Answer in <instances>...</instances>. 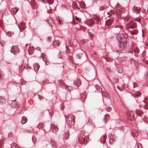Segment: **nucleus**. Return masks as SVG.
Wrapping results in <instances>:
<instances>
[{"label":"nucleus","mask_w":148,"mask_h":148,"mask_svg":"<svg viewBox=\"0 0 148 148\" xmlns=\"http://www.w3.org/2000/svg\"><path fill=\"white\" fill-rule=\"evenodd\" d=\"M112 13H114L113 11L111 10L110 11V12H108L107 13L109 15H110L112 14Z\"/></svg>","instance_id":"34"},{"label":"nucleus","mask_w":148,"mask_h":148,"mask_svg":"<svg viewBox=\"0 0 148 148\" xmlns=\"http://www.w3.org/2000/svg\"><path fill=\"white\" fill-rule=\"evenodd\" d=\"M123 37L122 34H121L120 36H117L116 37L117 39L120 41H121Z\"/></svg>","instance_id":"15"},{"label":"nucleus","mask_w":148,"mask_h":148,"mask_svg":"<svg viewBox=\"0 0 148 148\" xmlns=\"http://www.w3.org/2000/svg\"><path fill=\"white\" fill-rule=\"evenodd\" d=\"M119 80L117 79L113 78L112 79V81L113 82L116 83Z\"/></svg>","instance_id":"32"},{"label":"nucleus","mask_w":148,"mask_h":148,"mask_svg":"<svg viewBox=\"0 0 148 148\" xmlns=\"http://www.w3.org/2000/svg\"><path fill=\"white\" fill-rule=\"evenodd\" d=\"M141 34L142 36L143 37V29L142 30V32H141Z\"/></svg>","instance_id":"43"},{"label":"nucleus","mask_w":148,"mask_h":148,"mask_svg":"<svg viewBox=\"0 0 148 148\" xmlns=\"http://www.w3.org/2000/svg\"><path fill=\"white\" fill-rule=\"evenodd\" d=\"M86 97L85 94L84 93H83L81 95V97L82 99H85Z\"/></svg>","instance_id":"28"},{"label":"nucleus","mask_w":148,"mask_h":148,"mask_svg":"<svg viewBox=\"0 0 148 148\" xmlns=\"http://www.w3.org/2000/svg\"><path fill=\"white\" fill-rule=\"evenodd\" d=\"M107 72L108 73H109L110 72V70L109 69H107Z\"/></svg>","instance_id":"42"},{"label":"nucleus","mask_w":148,"mask_h":148,"mask_svg":"<svg viewBox=\"0 0 148 148\" xmlns=\"http://www.w3.org/2000/svg\"><path fill=\"white\" fill-rule=\"evenodd\" d=\"M37 49L38 50H39V49H40V48H39V47L37 48Z\"/></svg>","instance_id":"50"},{"label":"nucleus","mask_w":148,"mask_h":148,"mask_svg":"<svg viewBox=\"0 0 148 148\" xmlns=\"http://www.w3.org/2000/svg\"><path fill=\"white\" fill-rule=\"evenodd\" d=\"M27 121V118L25 116H23L21 119V123L22 124H24Z\"/></svg>","instance_id":"13"},{"label":"nucleus","mask_w":148,"mask_h":148,"mask_svg":"<svg viewBox=\"0 0 148 148\" xmlns=\"http://www.w3.org/2000/svg\"><path fill=\"white\" fill-rule=\"evenodd\" d=\"M34 67L35 71H38L40 67L38 63H35L34 64Z\"/></svg>","instance_id":"10"},{"label":"nucleus","mask_w":148,"mask_h":148,"mask_svg":"<svg viewBox=\"0 0 148 148\" xmlns=\"http://www.w3.org/2000/svg\"><path fill=\"white\" fill-rule=\"evenodd\" d=\"M67 136H66V138H65L66 139H67V138H68L69 136V132H67Z\"/></svg>","instance_id":"36"},{"label":"nucleus","mask_w":148,"mask_h":148,"mask_svg":"<svg viewBox=\"0 0 148 148\" xmlns=\"http://www.w3.org/2000/svg\"><path fill=\"white\" fill-rule=\"evenodd\" d=\"M88 22L89 24V25H92L94 23V22L92 21V20L90 19L89 20H88Z\"/></svg>","instance_id":"26"},{"label":"nucleus","mask_w":148,"mask_h":148,"mask_svg":"<svg viewBox=\"0 0 148 148\" xmlns=\"http://www.w3.org/2000/svg\"><path fill=\"white\" fill-rule=\"evenodd\" d=\"M47 2L49 4H52L53 2V0H47Z\"/></svg>","instance_id":"25"},{"label":"nucleus","mask_w":148,"mask_h":148,"mask_svg":"<svg viewBox=\"0 0 148 148\" xmlns=\"http://www.w3.org/2000/svg\"><path fill=\"white\" fill-rule=\"evenodd\" d=\"M139 8L138 7H136L135 6H134L133 8V11L134 12L138 14L139 11Z\"/></svg>","instance_id":"14"},{"label":"nucleus","mask_w":148,"mask_h":148,"mask_svg":"<svg viewBox=\"0 0 148 148\" xmlns=\"http://www.w3.org/2000/svg\"><path fill=\"white\" fill-rule=\"evenodd\" d=\"M12 148H19L18 145L16 143H12L11 145Z\"/></svg>","instance_id":"17"},{"label":"nucleus","mask_w":148,"mask_h":148,"mask_svg":"<svg viewBox=\"0 0 148 148\" xmlns=\"http://www.w3.org/2000/svg\"><path fill=\"white\" fill-rule=\"evenodd\" d=\"M144 63L147 64H148V60H146L145 54L143 51L142 54H140L139 58V63L143 64Z\"/></svg>","instance_id":"1"},{"label":"nucleus","mask_w":148,"mask_h":148,"mask_svg":"<svg viewBox=\"0 0 148 148\" xmlns=\"http://www.w3.org/2000/svg\"><path fill=\"white\" fill-rule=\"evenodd\" d=\"M1 45H2V46H3V43H1Z\"/></svg>","instance_id":"56"},{"label":"nucleus","mask_w":148,"mask_h":148,"mask_svg":"<svg viewBox=\"0 0 148 148\" xmlns=\"http://www.w3.org/2000/svg\"><path fill=\"white\" fill-rule=\"evenodd\" d=\"M80 80L79 79H77L75 80L74 83L78 87L81 84Z\"/></svg>","instance_id":"11"},{"label":"nucleus","mask_w":148,"mask_h":148,"mask_svg":"<svg viewBox=\"0 0 148 148\" xmlns=\"http://www.w3.org/2000/svg\"><path fill=\"white\" fill-rule=\"evenodd\" d=\"M112 22V20H109L106 21V23L108 26H109L111 25Z\"/></svg>","instance_id":"18"},{"label":"nucleus","mask_w":148,"mask_h":148,"mask_svg":"<svg viewBox=\"0 0 148 148\" xmlns=\"http://www.w3.org/2000/svg\"><path fill=\"white\" fill-rule=\"evenodd\" d=\"M10 51L12 53L14 54H16L19 52L20 50L18 46L17 45L13 46Z\"/></svg>","instance_id":"4"},{"label":"nucleus","mask_w":148,"mask_h":148,"mask_svg":"<svg viewBox=\"0 0 148 148\" xmlns=\"http://www.w3.org/2000/svg\"><path fill=\"white\" fill-rule=\"evenodd\" d=\"M95 88L97 89V92H101L102 91V89L101 87L97 84L95 85Z\"/></svg>","instance_id":"12"},{"label":"nucleus","mask_w":148,"mask_h":148,"mask_svg":"<svg viewBox=\"0 0 148 148\" xmlns=\"http://www.w3.org/2000/svg\"><path fill=\"white\" fill-rule=\"evenodd\" d=\"M84 144H86V143H87V142H86V140L85 139H84Z\"/></svg>","instance_id":"41"},{"label":"nucleus","mask_w":148,"mask_h":148,"mask_svg":"<svg viewBox=\"0 0 148 148\" xmlns=\"http://www.w3.org/2000/svg\"><path fill=\"white\" fill-rule=\"evenodd\" d=\"M65 117L66 118H67V116H65Z\"/></svg>","instance_id":"61"},{"label":"nucleus","mask_w":148,"mask_h":148,"mask_svg":"<svg viewBox=\"0 0 148 148\" xmlns=\"http://www.w3.org/2000/svg\"><path fill=\"white\" fill-rule=\"evenodd\" d=\"M134 52L135 53H138V49H135L134 50Z\"/></svg>","instance_id":"37"},{"label":"nucleus","mask_w":148,"mask_h":148,"mask_svg":"<svg viewBox=\"0 0 148 148\" xmlns=\"http://www.w3.org/2000/svg\"><path fill=\"white\" fill-rule=\"evenodd\" d=\"M139 148H142V146L139 143Z\"/></svg>","instance_id":"44"},{"label":"nucleus","mask_w":148,"mask_h":148,"mask_svg":"<svg viewBox=\"0 0 148 148\" xmlns=\"http://www.w3.org/2000/svg\"><path fill=\"white\" fill-rule=\"evenodd\" d=\"M2 29V28L1 26L0 25V31Z\"/></svg>","instance_id":"47"},{"label":"nucleus","mask_w":148,"mask_h":148,"mask_svg":"<svg viewBox=\"0 0 148 148\" xmlns=\"http://www.w3.org/2000/svg\"><path fill=\"white\" fill-rule=\"evenodd\" d=\"M113 136H110L109 137V143L111 144V143H112L113 141H114L115 140L113 138Z\"/></svg>","instance_id":"16"},{"label":"nucleus","mask_w":148,"mask_h":148,"mask_svg":"<svg viewBox=\"0 0 148 148\" xmlns=\"http://www.w3.org/2000/svg\"><path fill=\"white\" fill-rule=\"evenodd\" d=\"M146 45L147 46H148V43H147L146 44Z\"/></svg>","instance_id":"57"},{"label":"nucleus","mask_w":148,"mask_h":148,"mask_svg":"<svg viewBox=\"0 0 148 148\" xmlns=\"http://www.w3.org/2000/svg\"><path fill=\"white\" fill-rule=\"evenodd\" d=\"M105 117H106V116H105ZM105 119H106V118H105Z\"/></svg>","instance_id":"62"},{"label":"nucleus","mask_w":148,"mask_h":148,"mask_svg":"<svg viewBox=\"0 0 148 148\" xmlns=\"http://www.w3.org/2000/svg\"><path fill=\"white\" fill-rule=\"evenodd\" d=\"M119 13L118 12H116V13H117V14H120V12H121L120 10H119Z\"/></svg>","instance_id":"46"},{"label":"nucleus","mask_w":148,"mask_h":148,"mask_svg":"<svg viewBox=\"0 0 148 148\" xmlns=\"http://www.w3.org/2000/svg\"><path fill=\"white\" fill-rule=\"evenodd\" d=\"M66 122L69 126L73 125L75 122L74 116L73 115L69 116L68 117L67 120H66Z\"/></svg>","instance_id":"2"},{"label":"nucleus","mask_w":148,"mask_h":148,"mask_svg":"<svg viewBox=\"0 0 148 148\" xmlns=\"http://www.w3.org/2000/svg\"><path fill=\"white\" fill-rule=\"evenodd\" d=\"M135 113L137 115H138L139 114V112L138 110L136 111L135 112Z\"/></svg>","instance_id":"39"},{"label":"nucleus","mask_w":148,"mask_h":148,"mask_svg":"<svg viewBox=\"0 0 148 148\" xmlns=\"http://www.w3.org/2000/svg\"><path fill=\"white\" fill-rule=\"evenodd\" d=\"M111 110V108H109V109L108 110Z\"/></svg>","instance_id":"51"},{"label":"nucleus","mask_w":148,"mask_h":148,"mask_svg":"<svg viewBox=\"0 0 148 148\" xmlns=\"http://www.w3.org/2000/svg\"><path fill=\"white\" fill-rule=\"evenodd\" d=\"M58 130V128L56 125L51 124V126L50 130L51 131L55 132Z\"/></svg>","instance_id":"5"},{"label":"nucleus","mask_w":148,"mask_h":148,"mask_svg":"<svg viewBox=\"0 0 148 148\" xmlns=\"http://www.w3.org/2000/svg\"><path fill=\"white\" fill-rule=\"evenodd\" d=\"M145 49V47H144V48H143V49Z\"/></svg>","instance_id":"63"},{"label":"nucleus","mask_w":148,"mask_h":148,"mask_svg":"<svg viewBox=\"0 0 148 148\" xmlns=\"http://www.w3.org/2000/svg\"><path fill=\"white\" fill-rule=\"evenodd\" d=\"M78 58H79H79H80V57H79V56H78Z\"/></svg>","instance_id":"55"},{"label":"nucleus","mask_w":148,"mask_h":148,"mask_svg":"<svg viewBox=\"0 0 148 148\" xmlns=\"http://www.w3.org/2000/svg\"><path fill=\"white\" fill-rule=\"evenodd\" d=\"M33 47H29V49H28V51L29 52V53H30V52H32V51L33 50Z\"/></svg>","instance_id":"30"},{"label":"nucleus","mask_w":148,"mask_h":148,"mask_svg":"<svg viewBox=\"0 0 148 148\" xmlns=\"http://www.w3.org/2000/svg\"><path fill=\"white\" fill-rule=\"evenodd\" d=\"M59 41L58 40H54L53 42V45L54 46H57L58 45Z\"/></svg>","instance_id":"20"},{"label":"nucleus","mask_w":148,"mask_h":148,"mask_svg":"<svg viewBox=\"0 0 148 148\" xmlns=\"http://www.w3.org/2000/svg\"><path fill=\"white\" fill-rule=\"evenodd\" d=\"M138 93H139L138 92H137L136 94L135 95V97H138Z\"/></svg>","instance_id":"40"},{"label":"nucleus","mask_w":148,"mask_h":148,"mask_svg":"<svg viewBox=\"0 0 148 148\" xmlns=\"http://www.w3.org/2000/svg\"><path fill=\"white\" fill-rule=\"evenodd\" d=\"M31 4H32V6H35V3L34 4V1H31Z\"/></svg>","instance_id":"35"},{"label":"nucleus","mask_w":148,"mask_h":148,"mask_svg":"<svg viewBox=\"0 0 148 148\" xmlns=\"http://www.w3.org/2000/svg\"><path fill=\"white\" fill-rule=\"evenodd\" d=\"M43 127V124L42 123H39L38 125H37V127L39 129H41Z\"/></svg>","instance_id":"22"},{"label":"nucleus","mask_w":148,"mask_h":148,"mask_svg":"<svg viewBox=\"0 0 148 148\" xmlns=\"http://www.w3.org/2000/svg\"><path fill=\"white\" fill-rule=\"evenodd\" d=\"M126 115L127 116L128 118L131 121H132L134 117L132 114V112L129 111H127L126 112Z\"/></svg>","instance_id":"7"},{"label":"nucleus","mask_w":148,"mask_h":148,"mask_svg":"<svg viewBox=\"0 0 148 148\" xmlns=\"http://www.w3.org/2000/svg\"><path fill=\"white\" fill-rule=\"evenodd\" d=\"M142 103L144 105L143 106L144 108H147V106H148V100L147 99H145L142 102Z\"/></svg>","instance_id":"9"},{"label":"nucleus","mask_w":148,"mask_h":148,"mask_svg":"<svg viewBox=\"0 0 148 148\" xmlns=\"http://www.w3.org/2000/svg\"><path fill=\"white\" fill-rule=\"evenodd\" d=\"M34 137H32V140H33V139H34Z\"/></svg>","instance_id":"59"},{"label":"nucleus","mask_w":148,"mask_h":148,"mask_svg":"<svg viewBox=\"0 0 148 148\" xmlns=\"http://www.w3.org/2000/svg\"><path fill=\"white\" fill-rule=\"evenodd\" d=\"M117 70L119 73H121L122 72V68L120 67H118L117 69Z\"/></svg>","instance_id":"23"},{"label":"nucleus","mask_w":148,"mask_h":148,"mask_svg":"<svg viewBox=\"0 0 148 148\" xmlns=\"http://www.w3.org/2000/svg\"><path fill=\"white\" fill-rule=\"evenodd\" d=\"M139 113H140V111H139Z\"/></svg>","instance_id":"64"},{"label":"nucleus","mask_w":148,"mask_h":148,"mask_svg":"<svg viewBox=\"0 0 148 148\" xmlns=\"http://www.w3.org/2000/svg\"><path fill=\"white\" fill-rule=\"evenodd\" d=\"M133 52V50H132V49L131 51H129V53H132Z\"/></svg>","instance_id":"45"},{"label":"nucleus","mask_w":148,"mask_h":148,"mask_svg":"<svg viewBox=\"0 0 148 148\" xmlns=\"http://www.w3.org/2000/svg\"><path fill=\"white\" fill-rule=\"evenodd\" d=\"M0 77L1 79V74L0 73Z\"/></svg>","instance_id":"54"},{"label":"nucleus","mask_w":148,"mask_h":148,"mask_svg":"<svg viewBox=\"0 0 148 148\" xmlns=\"http://www.w3.org/2000/svg\"><path fill=\"white\" fill-rule=\"evenodd\" d=\"M75 18H76V19L77 20H78V17H76Z\"/></svg>","instance_id":"48"},{"label":"nucleus","mask_w":148,"mask_h":148,"mask_svg":"<svg viewBox=\"0 0 148 148\" xmlns=\"http://www.w3.org/2000/svg\"><path fill=\"white\" fill-rule=\"evenodd\" d=\"M60 86L61 87L63 88H65L67 89V90H68L69 89H72L73 88V87L70 86H68L66 85V84H63L62 82L61 83V85H60Z\"/></svg>","instance_id":"8"},{"label":"nucleus","mask_w":148,"mask_h":148,"mask_svg":"<svg viewBox=\"0 0 148 148\" xmlns=\"http://www.w3.org/2000/svg\"><path fill=\"white\" fill-rule=\"evenodd\" d=\"M116 8L118 10H120L121 9V6L119 4H117L116 6Z\"/></svg>","instance_id":"31"},{"label":"nucleus","mask_w":148,"mask_h":148,"mask_svg":"<svg viewBox=\"0 0 148 148\" xmlns=\"http://www.w3.org/2000/svg\"><path fill=\"white\" fill-rule=\"evenodd\" d=\"M7 34L8 36H11L14 35V33H12L10 32H7Z\"/></svg>","instance_id":"27"},{"label":"nucleus","mask_w":148,"mask_h":148,"mask_svg":"<svg viewBox=\"0 0 148 148\" xmlns=\"http://www.w3.org/2000/svg\"><path fill=\"white\" fill-rule=\"evenodd\" d=\"M59 22L60 23V22L59 20Z\"/></svg>","instance_id":"60"},{"label":"nucleus","mask_w":148,"mask_h":148,"mask_svg":"<svg viewBox=\"0 0 148 148\" xmlns=\"http://www.w3.org/2000/svg\"><path fill=\"white\" fill-rule=\"evenodd\" d=\"M79 4L82 8H85L86 6L85 4L84 3V2H80Z\"/></svg>","instance_id":"21"},{"label":"nucleus","mask_w":148,"mask_h":148,"mask_svg":"<svg viewBox=\"0 0 148 148\" xmlns=\"http://www.w3.org/2000/svg\"><path fill=\"white\" fill-rule=\"evenodd\" d=\"M51 145L52 146H53V148H55L56 147V144L55 142L53 141H51Z\"/></svg>","instance_id":"24"},{"label":"nucleus","mask_w":148,"mask_h":148,"mask_svg":"<svg viewBox=\"0 0 148 148\" xmlns=\"http://www.w3.org/2000/svg\"><path fill=\"white\" fill-rule=\"evenodd\" d=\"M66 50L67 51V46L66 45Z\"/></svg>","instance_id":"52"},{"label":"nucleus","mask_w":148,"mask_h":148,"mask_svg":"<svg viewBox=\"0 0 148 148\" xmlns=\"http://www.w3.org/2000/svg\"><path fill=\"white\" fill-rule=\"evenodd\" d=\"M115 27L116 28H120V29H121L122 28V26L121 25H117Z\"/></svg>","instance_id":"33"},{"label":"nucleus","mask_w":148,"mask_h":148,"mask_svg":"<svg viewBox=\"0 0 148 148\" xmlns=\"http://www.w3.org/2000/svg\"><path fill=\"white\" fill-rule=\"evenodd\" d=\"M127 25L126 28L127 29H132L135 27V25L133 24V22L131 21L130 19L127 18L126 22Z\"/></svg>","instance_id":"3"},{"label":"nucleus","mask_w":148,"mask_h":148,"mask_svg":"<svg viewBox=\"0 0 148 148\" xmlns=\"http://www.w3.org/2000/svg\"><path fill=\"white\" fill-rule=\"evenodd\" d=\"M106 116H107H107H109V115H108L107 114H106Z\"/></svg>","instance_id":"49"},{"label":"nucleus","mask_w":148,"mask_h":148,"mask_svg":"<svg viewBox=\"0 0 148 148\" xmlns=\"http://www.w3.org/2000/svg\"><path fill=\"white\" fill-rule=\"evenodd\" d=\"M124 45L123 46H122V45H120V50H121L122 49H123L125 48L126 45L125 43H124Z\"/></svg>","instance_id":"29"},{"label":"nucleus","mask_w":148,"mask_h":148,"mask_svg":"<svg viewBox=\"0 0 148 148\" xmlns=\"http://www.w3.org/2000/svg\"><path fill=\"white\" fill-rule=\"evenodd\" d=\"M18 10V9L16 8H13L11 9V11L14 14H15Z\"/></svg>","instance_id":"19"},{"label":"nucleus","mask_w":148,"mask_h":148,"mask_svg":"<svg viewBox=\"0 0 148 148\" xmlns=\"http://www.w3.org/2000/svg\"><path fill=\"white\" fill-rule=\"evenodd\" d=\"M96 21H98V18L97 19H96Z\"/></svg>","instance_id":"58"},{"label":"nucleus","mask_w":148,"mask_h":148,"mask_svg":"<svg viewBox=\"0 0 148 148\" xmlns=\"http://www.w3.org/2000/svg\"><path fill=\"white\" fill-rule=\"evenodd\" d=\"M49 21H52V20L51 19H49Z\"/></svg>","instance_id":"53"},{"label":"nucleus","mask_w":148,"mask_h":148,"mask_svg":"<svg viewBox=\"0 0 148 148\" xmlns=\"http://www.w3.org/2000/svg\"><path fill=\"white\" fill-rule=\"evenodd\" d=\"M125 33L126 34H127L128 33V31L127 30V29H126V30L125 31Z\"/></svg>","instance_id":"38"},{"label":"nucleus","mask_w":148,"mask_h":148,"mask_svg":"<svg viewBox=\"0 0 148 148\" xmlns=\"http://www.w3.org/2000/svg\"><path fill=\"white\" fill-rule=\"evenodd\" d=\"M18 26L21 32H23L25 29V24L23 22L21 23Z\"/></svg>","instance_id":"6"}]
</instances>
